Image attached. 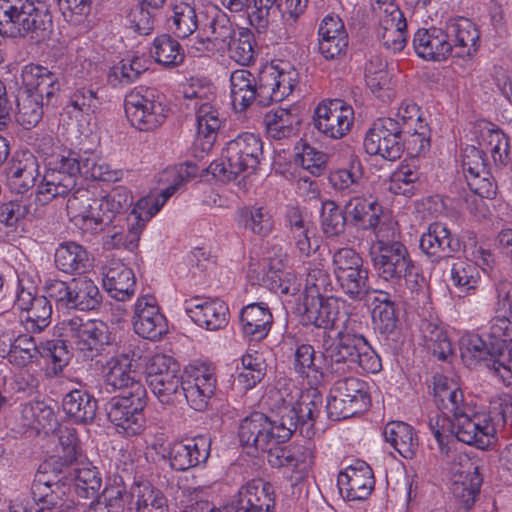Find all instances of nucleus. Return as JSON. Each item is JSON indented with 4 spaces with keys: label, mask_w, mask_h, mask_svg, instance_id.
<instances>
[{
    "label": "nucleus",
    "mask_w": 512,
    "mask_h": 512,
    "mask_svg": "<svg viewBox=\"0 0 512 512\" xmlns=\"http://www.w3.org/2000/svg\"><path fill=\"white\" fill-rule=\"evenodd\" d=\"M281 400L282 405L274 419L253 412L241 421L238 436L243 446L270 455L271 450L290 439L297 428L301 434L310 435L323 403L321 393L314 388L303 392L294 387L285 398L281 396Z\"/></svg>",
    "instance_id": "f257e3e1"
},
{
    "label": "nucleus",
    "mask_w": 512,
    "mask_h": 512,
    "mask_svg": "<svg viewBox=\"0 0 512 512\" xmlns=\"http://www.w3.org/2000/svg\"><path fill=\"white\" fill-rule=\"evenodd\" d=\"M500 422L504 429L512 428V399L504 400L494 417L472 413L471 407H468L451 418L436 417L435 423L431 419L429 425L441 451L448 453V431L458 441L484 449L491 444Z\"/></svg>",
    "instance_id": "f03ea898"
},
{
    "label": "nucleus",
    "mask_w": 512,
    "mask_h": 512,
    "mask_svg": "<svg viewBox=\"0 0 512 512\" xmlns=\"http://www.w3.org/2000/svg\"><path fill=\"white\" fill-rule=\"evenodd\" d=\"M323 356L332 374L342 375L348 371L362 369L377 373L381 360L365 337L353 330L352 324H345L333 340H324Z\"/></svg>",
    "instance_id": "7ed1b4c3"
},
{
    "label": "nucleus",
    "mask_w": 512,
    "mask_h": 512,
    "mask_svg": "<svg viewBox=\"0 0 512 512\" xmlns=\"http://www.w3.org/2000/svg\"><path fill=\"white\" fill-rule=\"evenodd\" d=\"M263 153V144L256 134L245 132L227 143L222 159L212 162L208 170L221 181L253 174Z\"/></svg>",
    "instance_id": "20e7f679"
},
{
    "label": "nucleus",
    "mask_w": 512,
    "mask_h": 512,
    "mask_svg": "<svg viewBox=\"0 0 512 512\" xmlns=\"http://www.w3.org/2000/svg\"><path fill=\"white\" fill-rule=\"evenodd\" d=\"M58 150L48 158L46 173L37 189L39 199L43 202L68 196L77 187L81 175L78 163L80 155L69 149Z\"/></svg>",
    "instance_id": "39448f33"
},
{
    "label": "nucleus",
    "mask_w": 512,
    "mask_h": 512,
    "mask_svg": "<svg viewBox=\"0 0 512 512\" xmlns=\"http://www.w3.org/2000/svg\"><path fill=\"white\" fill-rule=\"evenodd\" d=\"M59 330L60 336L72 349L91 360L111 344L109 328L100 320L71 316L59 323Z\"/></svg>",
    "instance_id": "423d86ee"
},
{
    "label": "nucleus",
    "mask_w": 512,
    "mask_h": 512,
    "mask_svg": "<svg viewBox=\"0 0 512 512\" xmlns=\"http://www.w3.org/2000/svg\"><path fill=\"white\" fill-rule=\"evenodd\" d=\"M46 292L58 309L91 311L102 300L98 286L87 276H79L69 281L51 280L46 283Z\"/></svg>",
    "instance_id": "0eeeda50"
},
{
    "label": "nucleus",
    "mask_w": 512,
    "mask_h": 512,
    "mask_svg": "<svg viewBox=\"0 0 512 512\" xmlns=\"http://www.w3.org/2000/svg\"><path fill=\"white\" fill-rule=\"evenodd\" d=\"M146 396L144 385H136L134 393H122L106 404L107 417L119 433L135 436L144 430Z\"/></svg>",
    "instance_id": "6e6552de"
},
{
    "label": "nucleus",
    "mask_w": 512,
    "mask_h": 512,
    "mask_svg": "<svg viewBox=\"0 0 512 512\" xmlns=\"http://www.w3.org/2000/svg\"><path fill=\"white\" fill-rule=\"evenodd\" d=\"M146 381L163 404H176L183 400V378L179 364L170 356L154 355L147 366Z\"/></svg>",
    "instance_id": "1a4fd4ad"
},
{
    "label": "nucleus",
    "mask_w": 512,
    "mask_h": 512,
    "mask_svg": "<svg viewBox=\"0 0 512 512\" xmlns=\"http://www.w3.org/2000/svg\"><path fill=\"white\" fill-rule=\"evenodd\" d=\"M52 464V461H45L39 466L32 485L33 498L16 499L10 505L11 512H63L70 508V504L51 489L54 481L49 475Z\"/></svg>",
    "instance_id": "9d476101"
},
{
    "label": "nucleus",
    "mask_w": 512,
    "mask_h": 512,
    "mask_svg": "<svg viewBox=\"0 0 512 512\" xmlns=\"http://www.w3.org/2000/svg\"><path fill=\"white\" fill-rule=\"evenodd\" d=\"M125 113L131 125L140 131H152L166 119V109L152 88L138 87L125 97Z\"/></svg>",
    "instance_id": "9b49d317"
},
{
    "label": "nucleus",
    "mask_w": 512,
    "mask_h": 512,
    "mask_svg": "<svg viewBox=\"0 0 512 512\" xmlns=\"http://www.w3.org/2000/svg\"><path fill=\"white\" fill-rule=\"evenodd\" d=\"M403 133L405 128L397 119L379 118L368 130L364 148L370 155H379L383 159L395 161L403 152Z\"/></svg>",
    "instance_id": "f8f14e48"
},
{
    "label": "nucleus",
    "mask_w": 512,
    "mask_h": 512,
    "mask_svg": "<svg viewBox=\"0 0 512 512\" xmlns=\"http://www.w3.org/2000/svg\"><path fill=\"white\" fill-rule=\"evenodd\" d=\"M462 168L470 190L478 196L473 197L469 209L471 213L484 205L483 198H492L496 187L484 159V151L474 146L463 150Z\"/></svg>",
    "instance_id": "ddd939ff"
},
{
    "label": "nucleus",
    "mask_w": 512,
    "mask_h": 512,
    "mask_svg": "<svg viewBox=\"0 0 512 512\" xmlns=\"http://www.w3.org/2000/svg\"><path fill=\"white\" fill-rule=\"evenodd\" d=\"M373 265L383 280L396 282L404 279L411 288L417 285L418 273L403 244H392L378 250L373 256Z\"/></svg>",
    "instance_id": "4468645a"
},
{
    "label": "nucleus",
    "mask_w": 512,
    "mask_h": 512,
    "mask_svg": "<svg viewBox=\"0 0 512 512\" xmlns=\"http://www.w3.org/2000/svg\"><path fill=\"white\" fill-rule=\"evenodd\" d=\"M353 121V108L341 99H326L314 111V127L331 139L344 137L351 130Z\"/></svg>",
    "instance_id": "2eb2a0df"
},
{
    "label": "nucleus",
    "mask_w": 512,
    "mask_h": 512,
    "mask_svg": "<svg viewBox=\"0 0 512 512\" xmlns=\"http://www.w3.org/2000/svg\"><path fill=\"white\" fill-rule=\"evenodd\" d=\"M201 25L202 36L198 37L191 48L197 52L224 50L237 34L227 15L216 6L207 7Z\"/></svg>",
    "instance_id": "dca6fc26"
},
{
    "label": "nucleus",
    "mask_w": 512,
    "mask_h": 512,
    "mask_svg": "<svg viewBox=\"0 0 512 512\" xmlns=\"http://www.w3.org/2000/svg\"><path fill=\"white\" fill-rule=\"evenodd\" d=\"M182 385L183 399L190 407L198 411L205 409L216 388L214 367L205 363L190 365Z\"/></svg>",
    "instance_id": "f3484780"
},
{
    "label": "nucleus",
    "mask_w": 512,
    "mask_h": 512,
    "mask_svg": "<svg viewBox=\"0 0 512 512\" xmlns=\"http://www.w3.org/2000/svg\"><path fill=\"white\" fill-rule=\"evenodd\" d=\"M304 306L306 319L318 328L342 329L345 324L355 322L342 311L344 301L337 297L311 295L309 299V296H306Z\"/></svg>",
    "instance_id": "a211bd4d"
},
{
    "label": "nucleus",
    "mask_w": 512,
    "mask_h": 512,
    "mask_svg": "<svg viewBox=\"0 0 512 512\" xmlns=\"http://www.w3.org/2000/svg\"><path fill=\"white\" fill-rule=\"evenodd\" d=\"M273 486L263 479H253L241 486L233 496L230 512H274Z\"/></svg>",
    "instance_id": "6ab92c4d"
},
{
    "label": "nucleus",
    "mask_w": 512,
    "mask_h": 512,
    "mask_svg": "<svg viewBox=\"0 0 512 512\" xmlns=\"http://www.w3.org/2000/svg\"><path fill=\"white\" fill-rule=\"evenodd\" d=\"M176 186H169L159 195H149L138 200L130 214L127 216L128 233L125 246L129 250L137 247L145 224L164 206L167 200L175 193Z\"/></svg>",
    "instance_id": "aec40b11"
},
{
    "label": "nucleus",
    "mask_w": 512,
    "mask_h": 512,
    "mask_svg": "<svg viewBox=\"0 0 512 512\" xmlns=\"http://www.w3.org/2000/svg\"><path fill=\"white\" fill-rule=\"evenodd\" d=\"M263 85L262 71L258 75L247 69L233 71L230 75V91L234 109L244 111L254 102L260 106H267Z\"/></svg>",
    "instance_id": "412c9836"
},
{
    "label": "nucleus",
    "mask_w": 512,
    "mask_h": 512,
    "mask_svg": "<svg viewBox=\"0 0 512 512\" xmlns=\"http://www.w3.org/2000/svg\"><path fill=\"white\" fill-rule=\"evenodd\" d=\"M272 467H285L291 470L294 483L304 480L314 464V447L310 442L305 445L282 447L278 445L267 456Z\"/></svg>",
    "instance_id": "4be33fe9"
},
{
    "label": "nucleus",
    "mask_w": 512,
    "mask_h": 512,
    "mask_svg": "<svg viewBox=\"0 0 512 512\" xmlns=\"http://www.w3.org/2000/svg\"><path fill=\"white\" fill-rule=\"evenodd\" d=\"M406 27L403 13L395 4H389L379 19L375 30L376 39L388 52H401L407 45Z\"/></svg>",
    "instance_id": "5701e85b"
},
{
    "label": "nucleus",
    "mask_w": 512,
    "mask_h": 512,
    "mask_svg": "<svg viewBox=\"0 0 512 512\" xmlns=\"http://www.w3.org/2000/svg\"><path fill=\"white\" fill-rule=\"evenodd\" d=\"M133 328L139 336L159 340L167 332L165 317L160 313L153 296H142L137 299L132 318Z\"/></svg>",
    "instance_id": "b1692460"
},
{
    "label": "nucleus",
    "mask_w": 512,
    "mask_h": 512,
    "mask_svg": "<svg viewBox=\"0 0 512 512\" xmlns=\"http://www.w3.org/2000/svg\"><path fill=\"white\" fill-rule=\"evenodd\" d=\"M337 484L347 500H364L374 489L375 480L370 466L362 460H356L339 473Z\"/></svg>",
    "instance_id": "393cba45"
},
{
    "label": "nucleus",
    "mask_w": 512,
    "mask_h": 512,
    "mask_svg": "<svg viewBox=\"0 0 512 512\" xmlns=\"http://www.w3.org/2000/svg\"><path fill=\"white\" fill-rule=\"evenodd\" d=\"M413 47L419 57L428 61H442L453 54L452 41L446 27L417 30L413 38Z\"/></svg>",
    "instance_id": "a878e982"
},
{
    "label": "nucleus",
    "mask_w": 512,
    "mask_h": 512,
    "mask_svg": "<svg viewBox=\"0 0 512 512\" xmlns=\"http://www.w3.org/2000/svg\"><path fill=\"white\" fill-rule=\"evenodd\" d=\"M492 342L490 347L477 334H466L460 340V353L463 362L468 367H474L481 361L486 362L487 366L493 368L494 361H501L498 357L502 356L504 349H510L508 343L497 341L489 335Z\"/></svg>",
    "instance_id": "bb28decb"
},
{
    "label": "nucleus",
    "mask_w": 512,
    "mask_h": 512,
    "mask_svg": "<svg viewBox=\"0 0 512 512\" xmlns=\"http://www.w3.org/2000/svg\"><path fill=\"white\" fill-rule=\"evenodd\" d=\"M186 314L198 326L210 331L224 328L228 323V306L219 299L201 301L199 298L186 300Z\"/></svg>",
    "instance_id": "cd10ccee"
},
{
    "label": "nucleus",
    "mask_w": 512,
    "mask_h": 512,
    "mask_svg": "<svg viewBox=\"0 0 512 512\" xmlns=\"http://www.w3.org/2000/svg\"><path fill=\"white\" fill-rule=\"evenodd\" d=\"M210 445L211 441L206 436L172 444L169 450L170 466L177 471H186L204 464L210 455Z\"/></svg>",
    "instance_id": "c85d7f7f"
},
{
    "label": "nucleus",
    "mask_w": 512,
    "mask_h": 512,
    "mask_svg": "<svg viewBox=\"0 0 512 512\" xmlns=\"http://www.w3.org/2000/svg\"><path fill=\"white\" fill-rule=\"evenodd\" d=\"M21 79L23 90L44 100L46 104L60 91L58 75L40 65H25L21 72Z\"/></svg>",
    "instance_id": "c756f323"
},
{
    "label": "nucleus",
    "mask_w": 512,
    "mask_h": 512,
    "mask_svg": "<svg viewBox=\"0 0 512 512\" xmlns=\"http://www.w3.org/2000/svg\"><path fill=\"white\" fill-rule=\"evenodd\" d=\"M8 186L12 193L25 194L31 190L39 176V163L30 151L17 153L8 170Z\"/></svg>",
    "instance_id": "7c9ffc66"
},
{
    "label": "nucleus",
    "mask_w": 512,
    "mask_h": 512,
    "mask_svg": "<svg viewBox=\"0 0 512 512\" xmlns=\"http://www.w3.org/2000/svg\"><path fill=\"white\" fill-rule=\"evenodd\" d=\"M308 0H255V18L264 26L270 18L281 16L288 24H294L307 8Z\"/></svg>",
    "instance_id": "2f4dec72"
},
{
    "label": "nucleus",
    "mask_w": 512,
    "mask_h": 512,
    "mask_svg": "<svg viewBox=\"0 0 512 512\" xmlns=\"http://www.w3.org/2000/svg\"><path fill=\"white\" fill-rule=\"evenodd\" d=\"M103 286L110 297L126 301L135 293V275L132 269L120 260H111L104 272Z\"/></svg>",
    "instance_id": "473e14b6"
},
{
    "label": "nucleus",
    "mask_w": 512,
    "mask_h": 512,
    "mask_svg": "<svg viewBox=\"0 0 512 512\" xmlns=\"http://www.w3.org/2000/svg\"><path fill=\"white\" fill-rule=\"evenodd\" d=\"M264 82V99L268 105L271 102H280L291 94L298 81V73L295 69L280 68L271 65L262 70Z\"/></svg>",
    "instance_id": "72a5a7b5"
},
{
    "label": "nucleus",
    "mask_w": 512,
    "mask_h": 512,
    "mask_svg": "<svg viewBox=\"0 0 512 512\" xmlns=\"http://www.w3.org/2000/svg\"><path fill=\"white\" fill-rule=\"evenodd\" d=\"M128 512H169L168 500L150 482H134L128 492Z\"/></svg>",
    "instance_id": "f704fd0d"
},
{
    "label": "nucleus",
    "mask_w": 512,
    "mask_h": 512,
    "mask_svg": "<svg viewBox=\"0 0 512 512\" xmlns=\"http://www.w3.org/2000/svg\"><path fill=\"white\" fill-rule=\"evenodd\" d=\"M460 247V241L452 237L447 226L440 222L430 224L427 233H424L420 239L421 250L437 259L452 256L460 250Z\"/></svg>",
    "instance_id": "c9c22d12"
},
{
    "label": "nucleus",
    "mask_w": 512,
    "mask_h": 512,
    "mask_svg": "<svg viewBox=\"0 0 512 512\" xmlns=\"http://www.w3.org/2000/svg\"><path fill=\"white\" fill-rule=\"evenodd\" d=\"M447 33L457 57L470 56L477 51L479 31L469 19L458 17L446 22Z\"/></svg>",
    "instance_id": "e433bc0d"
},
{
    "label": "nucleus",
    "mask_w": 512,
    "mask_h": 512,
    "mask_svg": "<svg viewBox=\"0 0 512 512\" xmlns=\"http://www.w3.org/2000/svg\"><path fill=\"white\" fill-rule=\"evenodd\" d=\"M433 384L435 403L448 417L451 418L470 407L464 402L463 392L454 380L435 375Z\"/></svg>",
    "instance_id": "4c0bfd02"
},
{
    "label": "nucleus",
    "mask_w": 512,
    "mask_h": 512,
    "mask_svg": "<svg viewBox=\"0 0 512 512\" xmlns=\"http://www.w3.org/2000/svg\"><path fill=\"white\" fill-rule=\"evenodd\" d=\"M223 123L221 114L212 103L202 102L196 110V142L202 151L208 152L213 147L218 131Z\"/></svg>",
    "instance_id": "58836bf2"
},
{
    "label": "nucleus",
    "mask_w": 512,
    "mask_h": 512,
    "mask_svg": "<svg viewBox=\"0 0 512 512\" xmlns=\"http://www.w3.org/2000/svg\"><path fill=\"white\" fill-rule=\"evenodd\" d=\"M273 316L267 305L261 303H251L241 310L240 325L245 336L252 340H262L265 338L271 328Z\"/></svg>",
    "instance_id": "ea45409f"
},
{
    "label": "nucleus",
    "mask_w": 512,
    "mask_h": 512,
    "mask_svg": "<svg viewBox=\"0 0 512 512\" xmlns=\"http://www.w3.org/2000/svg\"><path fill=\"white\" fill-rule=\"evenodd\" d=\"M65 414L77 424H90L95 420L98 405L97 400L82 389L68 392L62 400Z\"/></svg>",
    "instance_id": "a19ab883"
},
{
    "label": "nucleus",
    "mask_w": 512,
    "mask_h": 512,
    "mask_svg": "<svg viewBox=\"0 0 512 512\" xmlns=\"http://www.w3.org/2000/svg\"><path fill=\"white\" fill-rule=\"evenodd\" d=\"M384 438L403 458L415 457L419 441L412 426L401 421H392L386 424L383 431Z\"/></svg>",
    "instance_id": "79ce46f5"
},
{
    "label": "nucleus",
    "mask_w": 512,
    "mask_h": 512,
    "mask_svg": "<svg viewBox=\"0 0 512 512\" xmlns=\"http://www.w3.org/2000/svg\"><path fill=\"white\" fill-rule=\"evenodd\" d=\"M329 180L336 190L349 194L363 193L367 189L363 165L354 155L350 157L347 167L331 173Z\"/></svg>",
    "instance_id": "37998d69"
},
{
    "label": "nucleus",
    "mask_w": 512,
    "mask_h": 512,
    "mask_svg": "<svg viewBox=\"0 0 512 512\" xmlns=\"http://www.w3.org/2000/svg\"><path fill=\"white\" fill-rule=\"evenodd\" d=\"M56 267L67 274L85 272L90 266L87 250L76 242L61 243L54 254Z\"/></svg>",
    "instance_id": "c03bdc74"
},
{
    "label": "nucleus",
    "mask_w": 512,
    "mask_h": 512,
    "mask_svg": "<svg viewBox=\"0 0 512 512\" xmlns=\"http://www.w3.org/2000/svg\"><path fill=\"white\" fill-rule=\"evenodd\" d=\"M366 193L367 189L363 193L354 194L345 204V213L365 229L374 226L377 223V216L382 214L379 203L371 196L365 197Z\"/></svg>",
    "instance_id": "a18cd8bd"
},
{
    "label": "nucleus",
    "mask_w": 512,
    "mask_h": 512,
    "mask_svg": "<svg viewBox=\"0 0 512 512\" xmlns=\"http://www.w3.org/2000/svg\"><path fill=\"white\" fill-rule=\"evenodd\" d=\"M104 380L112 389L123 390V393H134V386L143 385L137 378L136 372L131 370L129 362L110 358L104 367Z\"/></svg>",
    "instance_id": "49530a36"
},
{
    "label": "nucleus",
    "mask_w": 512,
    "mask_h": 512,
    "mask_svg": "<svg viewBox=\"0 0 512 512\" xmlns=\"http://www.w3.org/2000/svg\"><path fill=\"white\" fill-rule=\"evenodd\" d=\"M24 425L37 431H54L58 421L53 408L44 401H32L22 408Z\"/></svg>",
    "instance_id": "de8ad7c7"
},
{
    "label": "nucleus",
    "mask_w": 512,
    "mask_h": 512,
    "mask_svg": "<svg viewBox=\"0 0 512 512\" xmlns=\"http://www.w3.org/2000/svg\"><path fill=\"white\" fill-rule=\"evenodd\" d=\"M74 490L82 498L94 497L101 487V477L90 463H76L69 468Z\"/></svg>",
    "instance_id": "09e8293b"
},
{
    "label": "nucleus",
    "mask_w": 512,
    "mask_h": 512,
    "mask_svg": "<svg viewBox=\"0 0 512 512\" xmlns=\"http://www.w3.org/2000/svg\"><path fill=\"white\" fill-rule=\"evenodd\" d=\"M336 280L342 292L354 301H362L374 291L369 282V269L364 264Z\"/></svg>",
    "instance_id": "8fccbe9b"
},
{
    "label": "nucleus",
    "mask_w": 512,
    "mask_h": 512,
    "mask_svg": "<svg viewBox=\"0 0 512 512\" xmlns=\"http://www.w3.org/2000/svg\"><path fill=\"white\" fill-rule=\"evenodd\" d=\"M238 223L245 230L259 236H267L274 226L273 217L269 210L256 205L240 209Z\"/></svg>",
    "instance_id": "3c124183"
},
{
    "label": "nucleus",
    "mask_w": 512,
    "mask_h": 512,
    "mask_svg": "<svg viewBox=\"0 0 512 512\" xmlns=\"http://www.w3.org/2000/svg\"><path fill=\"white\" fill-rule=\"evenodd\" d=\"M204 12L200 15L196 12L194 6L189 3L181 2L174 6L172 23L174 33L180 38H186L193 34L197 29L201 33V25L204 23Z\"/></svg>",
    "instance_id": "603ef678"
},
{
    "label": "nucleus",
    "mask_w": 512,
    "mask_h": 512,
    "mask_svg": "<svg viewBox=\"0 0 512 512\" xmlns=\"http://www.w3.org/2000/svg\"><path fill=\"white\" fill-rule=\"evenodd\" d=\"M8 341L9 349H2V352L7 353L10 363L19 367H25L38 361L40 351L32 336L22 334L13 340L8 338Z\"/></svg>",
    "instance_id": "864d4df0"
},
{
    "label": "nucleus",
    "mask_w": 512,
    "mask_h": 512,
    "mask_svg": "<svg viewBox=\"0 0 512 512\" xmlns=\"http://www.w3.org/2000/svg\"><path fill=\"white\" fill-rule=\"evenodd\" d=\"M297 124H299L298 116L284 108L271 110L264 116L267 134L277 140L290 137Z\"/></svg>",
    "instance_id": "5fc2aeb1"
},
{
    "label": "nucleus",
    "mask_w": 512,
    "mask_h": 512,
    "mask_svg": "<svg viewBox=\"0 0 512 512\" xmlns=\"http://www.w3.org/2000/svg\"><path fill=\"white\" fill-rule=\"evenodd\" d=\"M450 279L461 293L474 294L481 279L479 264L467 260H459L453 263Z\"/></svg>",
    "instance_id": "6e6d98bb"
},
{
    "label": "nucleus",
    "mask_w": 512,
    "mask_h": 512,
    "mask_svg": "<svg viewBox=\"0 0 512 512\" xmlns=\"http://www.w3.org/2000/svg\"><path fill=\"white\" fill-rule=\"evenodd\" d=\"M374 297L375 306L372 311V318L375 327L384 334L394 331L397 326L398 318L396 316L394 303L389 293L375 290Z\"/></svg>",
    "instance_id": "4d7b16f0"
},
{
    "label": "nucleus",
    "mask_w": 512,
    "mask_h": 512,
    "mask_svg": "<svg viewBox=\"0 0 512 512\" xmlns=\"http://www.w3.org/2000/svg\"><path fill=\"white\" fill-rule=\"evenodd\" d=\"M421 176L422 172L414 163L402 164L391 174L388 190L396 195L411 197Z\"/></svg>",
    "instance_id": "13d9d810"
},
{
    "label": "nucleus",
    "mask_w": 512,
    "mask_h": 512,
    "mask_svg": "<svg viewBox=\"0 0 512 512\" xmlns=\"http://www.w3.org/2000/svg\"><path fill=\"white\" fill-rule=\"evenodd\" d=\"M421 333L427 349L439 359L445 360L452 353V344L447 333L437 323L424 321L421 325Z\"/></svg>",
    "instance_id": "bf43d9fd"
},
{
    "label": "nucleus",
    "mask_w": 512,
    "mask_h": 512,
    "mask_svg": "<svg viewBox=\"0 0 512 512\" xmlns=\"http://www.w3.org/2000/svg\"><path fill=\"white\" fill-rule=\"evenodd\" d=\"M44 105V100L22 89L17 97V121L26 129L35 126L42 119Z\"/></svg>",
    "instance_id": "052dcab7"
},
{
    "label": "nucleus",
    "mask_w": 512,
    "mask_h": 512,
    "mask_svg": "<svg viewBox=\"0 0 512 512\" xmlns=\"http://www.w3.org/2000/svg\"><path fill=\"white\" fill-rule=\"evenodd\" d=\"M151 53L159 64L166 67L178 66L184 60V53L178 41L166 34L154 40Z\"/></svg>",
    "instance_id": "680f3d73"
},
{
    "label": "nucleus",
    "mask_w": 512,
    "mask_h": 512,
    "mask_svg": "<svg viewBox=\"0 0 512 512\" xmlns=\"http://www.w3.org/2000/svg\"><path fill=\"white\" fill-rule=\"evenodd\" d=\"M101 104L99 89L77 86L70 92L66 108H72L74 111L88 115L96 113Z\"/></svg>",
    "instance_id": "e2e57ef3"
},
{
    "label": "nucleus",
    "mask_w": 512,
    "mask_h": 512,
    "mask_svg": "<svg viewBox=\"0 0 512 512\" xmlns=\"http://www.w3.org/2000/svg\"><path fill=\"white\" fill-rule=\"evenodd\" d=\"M22 318L28 332H41L51 321L52 307L45 296H38L34 303L25 311Z\"/></svg>",
    "instance_id": "0e129e2a"
},
{
    "label": "nucleus",
    "mask_w": 512,
    "mask_h": 512,
    "mask_svg": "<svg viewBox=\"0 0 512 512\" xmlns=\"http://www.w3.org/2000/svg\"><path fill=\"white\" fill-rule=\"evenodd\" d=\"M285 267L283 255L276 257L265 258L264 268L267 270L262 277L261 282L264 286L280 294H294L297 291L296 287L291 288L282 279L283 269Z\"/></svg>",
    "instance_id": "69168bd1"
},
{
    "label": "nucleus",
    "mask_w": 512,
    "mask_h": 512,
    "mask_svg": "<svg viewBox=\"0 0 512 512\" xmlns=\"http://www.w3.org/2000/svg\"><path fill=\"white\" fill-rule=\"evenodd\" d=\"M229 56L240 65H249L255 57L254 36L248 29H238L237 34L226 46Z\"/></svg>",
    "instance_id": "338daca9"
},
{
    "label": "nucleus",
    "mask_w": 512,
    "mask_h": 512,
    "mask_svg": "<svg viewBox=\"0 0 512 512\" xmlns=\"http://www.w3.org/2000/svg\"><path fill=\"white\" fill-rule=\"evenodd\" d=\"M78 163L81 168V175L87 179L114 182L120 178L118 171L111 169L106 162L98 159L95 155H80Z\"/></svg>",
    "instance_id": "774afa93"
}]
</instances>
